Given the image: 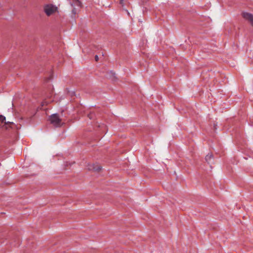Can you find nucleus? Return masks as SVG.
Masks as SVG:
<instances>
[{
	"label": "nucleus",
	"instance_id": "obj_3",
	"mask_svg": "<svg viewBox=\"0 0 253 253\" xmlns=\"http://www.w3.org/2000/svg\"><path fill=\"white\" fill-rule=\"evenodd\" d=\"M50 121L52 125L56 127L61 126L63 123L59 116L57 114H53L50 116Z\"/></svg>",
	"mask_w": 253,
	"mask_h": 253
},
{
	"label": "nucleus",
	"instance_id": "obj_2",
	"mask_svg": "<svg viewBox=\"0 0 253 253\" xmlns=\"http://www.w3.org/2000/svg\"><path fill=\"white\" fill-rule=\"evenodd\" d=\"M57 9L56 6L51 4H46L44 6V11L48 16L54 14Z\"/></svg>",
	"mask_w": 253,
	"mask_h": 253
},
{
	"label": "nucleus",
	"instance_id": "obj_11",
	"mask_svg": "<svg viewBox=\"0 0 253 253\" xmlns=\"http://www.w3.org/2000/svg\"><path fill=\"white\" fill-rule=\"evenodd\" d=\"M44 103L46 104V101H44V102H43V104H42V105H43Z\"/></svg>",
	"mask_w": 253,
	"mask_h": 253
},
{
	"label": "nucleus",
	"instance_id": "obj_7",
	"mask_svg": "<svg viewBox=\"0 0 253 253\" xmlns=\"http://www.w3.org/2000/svg\"><path fill=\"white\" fill-rule=\"evenodd\" d=\"M212 155L211 154H209L206 156L205 160L207 162L209 163L210 160L212 158Z\"/></svg>",
	"mask_w": 253,
	"mask_h": 253
},
{
	"label": "nucleus",
	"instance_id": "obj_8",
	"mask_svg": "<svg viewBox=\"0 0 253 253\" xmlns=\"http://www.w3.org/2000/svg\"><path fill=\"white\" fill-rule=\"evenodd\" d=\"M88 117L90 119H92V117H93V114L92 113H90L88 115Z\"/></svg>",
	"mask_w": 253,
	"mask_h": 253
},
{
	"label": "nucleus",
	"instance_id": "obj_1",
	"mask_svg": "<svg viewBox=\"0 0 253 253\" xmlns=\"http://www.w3.org/2000/svg\"><path fill=\"white\" fill-rule=\"evenodd\" d=\"M71 5L73 7L72 10V17L75 18L76 15L78 14L79 8L81 7V2L79 0H69Z\"/></svg>",
	"mask_w": 253,
	"mask_h": 253
},
{
	"label": "nucleus",
	"instance_id": "obj_4",
	"mask_svg": "<svg viewBox=\"0 0 253 253\" xmlns=\"http://www.w3.org/2000/svg\"><path fill=\"white\" fill-rule=\"evenodd\" d=\"M87 169L89 170L94 171H99L101 168L100 166L98 164H88L87 166Z\"/></svg>",
	"mask_w": 253,
	"mask_h": 253
},
{
	"label": "nucleus",
	"instance_id": "obj_9",
	"mask_svg": "<svg viewBox=\"0 0 253 253\" xmlns=\"http://www.w3.org/2000/svg\"><path fill=\"white\" fill-rule=\"evenodd\" d=\"M124 0H120V3L121 4H122V6H123V5H124Z\"/></svg>",
	"mask_w": 253,
	"mask_h": 253
},
{
	"label": "nucleus",
	"instance_id": "obj_6",
	"mask_svg": "<svg viewBox=\"0 0 253 253\" xmlns=\"http://www.w3.org/2000/svg\"><path fill=\"white\" fill-rule=\"evenodd\" d=\"M5 118L2 115H0V123L2 124V123H4L5 124H13L12 122H8L7 123H6V122H5Z\"/></svg>",
	"mask_w": 253,
	"mask_h": 253
},
{
	"label": "nucleus",
	"instance_id": "obj_5",
	"mask_svg": "<svg viewBox=\"0 0 253 253\" xmlns=\"http://www.w3.org/2000/svg\"><path fill=\"white\" fill-rule=\"evenodd\" d=\"M243 17L248 20L252 26H253V15L248 12H244L242 14Z\"/></svg>",
	"mask_w": 253,
	"mask_h": 253
},
{
	"label": "nucleus",
	"instance_id": "obj_10",
	"mask_svg": "<svg viewBox=\"0 0 253 253\" xmlns=\"http://www.w3.org/2000/svg\"><path fill=\"white\" fill-rule=\"evenodd\" d=\"M98 59H99L98 56L97 55H96L95 56V61H97L98 60Z\"/></svg>",
	"mask_w": 253,
	"mask_h": 253
},
{
	"label": "nucleus",
	"instance_id": "obj_12",
	"mask_svg": "<svg viewBox=\"0 0 253 253\" xmlns=\"http://www.w3.org/2000/svg\"><path fill=\"white\" fill-rule=\"evenodd\" d=\"M113 75L115 74L114 73H111Z\"/></svg>",
	"mask_w": 253,
	"mask_h": 253
}]
</instances>
